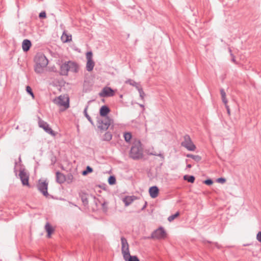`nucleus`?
I'll return each instance as SVG.
<instances>
[{
    "mask_svg": "<svg viewBox=\"0 0 261 261\" xmlns=\"http://www.w3.org/2000/svg\"><path fill=\"white\" fill-rule=\"evenodd\" d=\"M143 148L140 141L135 142L130 150L129 155L134 160H139L143 158Z\"/></svg>",
    "mask_w": 261,
    "mask_h": 261,
    "instance_id": "obj_1",
    "label": "nucleus"
},
{
    "mask_svg": "<svg viewBox=\"0 0 261 261\" xmlns=\"http://www.w3.org/2000/svg\"><path fill=\"white\" fill-rule=\"evenodd\" d=\"M36 65L35 66V71L37 73H42L45 67L48 64V60L44 55H38L36 58Z\"/></svg>",
    "mask_w": 261,
    "mask_h": 261,
    "instance_id": "obj_2",
    "label": "nucleus"
},
{
    "mask_svg": "<svg viewBox=\"0 0 261 261\" xmlns=\"http://www.w3.org/2000/svg\"><path fill=\"white\" fill-rule=\"evenodd\" d=\"M97 127L101 132L107 130L111 126L112 128L114 127V120L110 117L103 118L97 117Z\"/></svg>",
    "mask_w": 261,
    "mask_h": 261,
    "instance_id": "obj_3",
    "label": "nucleus"
},
{
    "mask_svg": "<svg viewBox=\"0 0 261 261\" xmlns=\"http://www.w3.org/2000/svg\"><path fill=\"white\" fill-rule=\"evenodd\" d=\"M54 102L59 106H63L66 110L69 107V98L65 95H60L54 100Z\"/></svg>",
    "mask_w": 261,
    "mask_h": 261,
    "instance_id": "obj_4",
    "label": "nucleus"
},
{
    "mask_svg": "<svg viewBox=\"0 0 261 261\" xmlns=\"http://www.w3.org/2000/svg\"><path fill=\"white\" fill-rule=\"evenodd\" d=\"M184 139V141L181 143V145L189 151H194L196 147L193 143L190 136L189 135H185Z\"/></svg>",
    "mask_w": 261,
    "mask_h": 261,
    "instance_id": "obj_5",
    "label": "nucleus"
},
{
    "mask_svg": "<svg viewBox=\"0 0 261 261\" xmlns=\"http://www.w3.org/2000/svg\"><path fill=\"white\" fill-rule=\"evenodd\" d=\"M167 233L163 227L161 226L152 232L149 238L161 240L165 239Z\"/></svg>",
    "mask_w": 261,
    "mask_h": 261,
    "instance_id": "obj_6",
    "label": "nucleus"
},
{
    "mask_svg": "<svg viewBox=\"0 0 261 261\" xmlns=\"http://www.w3.org/2000/svg\"><path fill=\"white\" fill-rule=\"evenodd\" d=\"M121 252L123 254L124 259H126V257L129 255L130 252L129 250V245L125 238L122 237L121 238Z\"/></svg>",
    "mask_w": 261,
    "mask_h": 261,
    "instance_id": "obj_7",
    "label": "nucleus"
},
{
    "mask_svg": "<svg viewBox=\"0 0 261 261\" xmlns=\"http://www.w3.org/2000/svg\"><path fill=\"white\" fill-rule=\"evenodd\" d=\"M48 185V182L46 180L42 181L41 179L38 180V184H37L38 190L45 197L49 195L47 192Z\"/></svg>",
    "mask_w": 261,
    "mask_h": 261,
    "instance_id": "obj_8",
    "label": "nucleus"
},
{
    "mask_svg": "<svg viewBox=\"0 0 261 261\" xmlns=\"http://www.w3.org/2000/svg\"><path fill=\"white\" fill-rule=\"evenodd\" d=\"M38 124L39 127L42 128L47 133L51 135L52 136H56V133L51 129L47 122L40 119Z\"/></svg>",
    "mask_w": 261,
    "mask_h": 261,
    "instance_id": "obj_9",
    "label": "nucleus"
},
{
    "mask_svg": "<svg viewBox=\"0 0 261 261\" xmlns=\"http://www.w3.org/2000/svg\"><path fill=\"white\" fill-rule=\"evenodd\" d=\"M114 91L111 87H106L99 93V95L100 97H110L114 95Z\"/></svg>",
    "mask_w": 261,
    "mask_h": 261,
    "instance_id": "obj_10",
    "label": "nucleus"
},
{
    "mask_svg": "<svg viewBox=\"0 0 261 261\" xmlns=\"http://www.w3.org/2000/svg\"><path fill=\"white\" fill-rule=\"evenodd\" d=\"M19 176L23 186H30L29 175L24 171V169L20 170Z\"/></svg>",
    "mask_w": 261,
    "mask_h": 261,
    "instance_id": "obj_11",
    "label": "nucleus"
},
{
    "mask_svg": "<svg viewBox=\"0 0 261 261\" xmlns=\"http://www.w3.org/2000/svg\"><path fill=\"white\" fill-rule=\"evenodd\" d=\"M79 195L81 199L83 205L84 206H87L88 205V194L85 191L81 190L79 192Z\"/></svg>",
    "mask_w": 261,
    "mask_h": 261,
    "instance_id": "obj_12",
    "label": "nucleus"
},
{
    "mask_svg": "<svg viewBox=\"0 0 261 261\" xmlns=\"http://www.w3.org/2000/svg\"><path fill=\"white\" fill-rule=\"evenodd\" d=\"M149 194L152 198H155L159 194V189L156 186H152L149 189Z\"/></svg>",
    "mask_w": 261,
    "mask_h": 261,
    "instance_id": "obj_13",
    "label": "nucleus"
},
{
    "mask_svg": "<svg viewBox=\"0 0 261 261\" xmlns=\"http://www.w3.org/2000/svg\"><path fill=\"white\" fill-rule=\"evenodd\" d=\"M66 180V176L60 171L56 172V181L57 182L62 184Z\"/></svg>",
    "mask_w": 261,
    "mask_h": 261,
    "instance_id": "obj_14",
    "label": "nucleus"
},
{
    "mask_svg": "<svg viewBox=\"0 0 261 261\" xmlns=\"http://www.w3.org/2000/svg\"><path fill=\"white\" fill-rule=\"evenodd\" d=\"M110 109L108 106L104 105L102 106L99 110V114L100 116L103 118L106 117H109L108 116V114L110 112Z\"/></svg>",
    "mask_w": 261,
    "mask_h": 261,
    "instance_id": "obj_15",
    "label": "nucleus"
},
{
    "mask_svg": "<svg viewBox=\"0 0 261 261\" xmlns=\"http://www.w3.org/2000/svg\"><path fill=\"white\" fill-rule=\"evenodd\" d=\"M32 46L31 41L29 39H24L22 43V47L24 52L29 51Z\"/></svg>",
    "mask_w": 261,
    "mask_h": 261,
    "instance_id": "obj_16",
    "label": "nucleus"
},
{
    "mask_svg": "<svg viewBox=\"0 0 261 261\" xmlns=\"http://www.w3.org/2000/svg\"><path fill=\"white\" fill-rule=\"evenodd\" d=\"M68 62L63 64L60 67V73L62 75H67L69 71Z\"/></svg>",
    "mask_w": 261,
    "mask_h": 261,
    "instance_id": "obj_17",
    "label": "nucleus"
},
{
    "mask_svg": "<svg viewBox=\"0 0 261 261\" xmlns=\"http://www.w3.org/2000/svg\"><path fill=\"white\" fill-rule=\"evenodd\" d=\"M68 68L69 71H70L74 73H76L78 72V66L76 63L71 62L68 61Z\"/></svg>",
    "mask_w": 261,
    "mask_h": 261,
    "instance_id": "obj_18",
    "label": "nucleus"
},
{
    "mask_svg": "<svg viewBox=\"0 0 261 261\" xmlns=\"http://www.w3.org/2000/svg\"><path fill=\"white\" fill-rule=\"evenodd\" d=\"M45 229L47 232V237L48 238H50L51 234L54 231V229L51 226V225L48 222H47L45 226Z\"/></svg>",
    "mask_w": 261,
    "mask_h": 261,
    "instance_id": "obj_19",
    "label": "nucleus"
},
{
    "mask_svg": "<svg viewBox=\"0 0 261 261\" xmlns=\"http://www.w3.org/2000/svg\"><path fill=\"white\" fill-rule=\"evenodd\" d=\"M72 39V36L71 35H68L66 33L65 31H64L62 36H61V40L64 43H66L70 41Z\"/></svg>",
    "mask_w": 261,
    "mask_h": 261,
    "instance_id": "obj_20",
    "label": "nucleus"
},
{
    "mask_svg": "<svg viewBox=\"0 0 261 261\" xmlns=\"http://www.w3.org/2000/svg\"><path fill=\"white\" fill-rule=\"evenodd\" d=\"M135 196H125L123 198V202L125 206H128L132 203L135 199Z\"/></svg>",
    "mask_w": 261,
    "mask_h": 261,
    "instance_id": "obj_21",
    "label": "nucleus"
},
{
    "mask_svg": "<svg viewBox=\"0 0 261 261\" xmlns=\"http://www.w3.org/2000/svg\"><path fill=\"white\" fill-rule=\"evenodd\" d=\"M95 65V63L93 60H90L87 61L86 69L88 71H91L93 69Z\"/></svg>",
    "mask_w": 261,
    "mask_h": 261,
    "instance_id": "obj_22",
    "label": "nucleus"
},
{
    "mask_svg": "<svg viewBox=\"0 0 261 261\" xmlns=\"http://www.w3.org/2000/svg\"><path fill=\"white\" fill-rule=\"evenodd\" d=\"M126 83L129 84V85L135 87L137 90L141 88L140 84L133 80L129 79L126 81Z\"/></svg>",
    "mask_w": 261,
    "mask_h": 261,
    "instance_id": "obj_23",
    "label": "nucleus"
},
{
    "mask_svg": "<svg viewBox=\"0 0 261 261\" xmlns=\"http://www.w3.org/2000/svg\"><path fill=\"white\" fill-rule=\"evenodd\" d=\"M183 178L185 180L190 183H194L195 180V178L193 175H185L184 176Z\"/></svg>",
    "mask_w": 261,
    "mask_h": 261,
    "instance_id": "obj_24",
    "label": "nucleus"
},
{
    "mask_svg": "<svg viewBox=\"0 0 261 261\" xmlns=\"http://www.w3.org/2000/svg\"><path fill=\"white\" fill-rule=\"evenodd\" d=\"M112 133L110 132H107L104 134V135L103 136L102 140L105 141H110L112 139Z\"/></svg>",
    "mask_w": 261,
    "mask_h": 261,
    "instance_id": "obj_25",
    "label": "nucleus"
},
{
    "mask_svg": "<svg viewBox=\"0 0 261 261\" xmlns=\"http://www.w3.org/2000/svg\"><path fill=\"white\" fill-rule=\"evenodd\" d=\"M188 158H190L194 160L197 162H198L201 161V157L198 155H194L192 154H188L186 155Z\"/></svg>",
    "mask_w": 261,
    "mask_h": 261,
    "instance_id": "obj_26",
    "label": "nucleus"
},
{
    "mask_svg": "<svg viewBox=\"0 0 261 261\" xmlns=\"http://www.w3.org/2000/svg\"><path fill=\"white\" fill-rule=\"evenodd\" d=\"M88 108V106H87L84 110V115L86 117V118L88 119V120L90 122V123L93 125L94 122H93V120H92L91 117L87 113Z\"/></svg>",
    "mask_w": 261,
    "mask_h": 261,
    "instance_id": "obj_27",
    "label": "nucleus"
},
{
    "mask_svg": "<svg viewBox=\"0 0 261 261\" xmlns=\"http://www.w3.org/2000/svg\"><path fill=\"white\" fill-rule=\"evenodd\" d=\"M220 94H221V98H222V101L226 105L227 104V100L226 99V93L224 91V90L222 88H221L220 89Z\"/></svg>",
    "mask_w": 261,
    "mask_h": 261,
    "instance_id": "obj_28",
    "label": "nucleus"
},
{
    "mask_svg": "<svg viewBox=\"0 0 261 261\" xmlns=\"http://www.w3.org/2000/svg\"><path fill=\"white\" fill-rule=\"evenodd\" d=\"M123 137L124 138V140L126 142L128 143L130 142V141L132 138V134L129 132H125L124 133Z\"/></svg>",
    "mask_w": 261,
    "mask_h": 261,
    "instance_id": "obj_29",
    "label": "nucleus"
},
{
    "mask_svg": "<svg viewBox=\"0 0 261 261\" xmlns=\"http://www.w3.org/2000/svg\"><path fill=\"white\" fill-rule=\"evenodd\" d=\"M125 261H140L139 258L136 256H132L130 254L128 255V257H126V259H124Z\"/></svg>",
    "mask_w": 261,
    "mask_h": 261,
    "instance_id": "obj_30",
    "label": "nucleus"
},
{
    "mask_svg": "<svg viewBox=\"0 0 261 261\" xmlns=\"http://www.w3.org/2000/svg\"><path fill=\"white\" fill-rule=\"evenodd\" d=\"M93 172V169L89 166H87L86 170H84L82 172V174L83 175H86L88 173H91Z\"/></svg>",
    "mask_w": 261,
    "mask_h": 261,
    "instance_id": "obj_31",
    "label": "nucleus"
},
{
    "mask_svg": "<svg viewBox=\"0 0 261 261\" xmlns=\"http://www.w3.org/2000/svg\"><path fill=\"white\" fill-rule=\"evenodd\" d=\"M179 212H177L175 214H174V215H172L171 216H170L168 218V220L169 221V222H171L173 220H174L176 218H177L178 216H179Z\"/></svg>",
    "mask_w": 261,
    "mask_h": 261,
    "instance_id": "obj_32",
    "label": "nucleus"
},
{
    "mask_svg": "<svg viewBox=\"0 0 261 261\" xmlns=\"http://www.w3.org/2000/svg\"><path fill=\"white\" fill-rule=\"evenodd\" d=\"M108 183L110 185H114L116 183V178L114 176L111 175L109 177Z\"/></svg>",
    "mask_w": 261,
    "mask_h": 261,
    "instance_id": "obj_33",
    "label": "nucleus"
},
{
    "mask_svg": "<svg viewBox=\"0 0 261 261\" xmlns=\"http://www.w3.org/2000/svg\"><path fill=\"white\" fill-rule=\"evenodd\" d=\"M65 176H66V181H67L68 184L71 183L73 179V176L72 174L71 173H68L67 174V175H65Z\"/></svg>",
    "mask_w": 261,
    "mask_h": 261,
    "instance_id": "obj_34",
    "label": "nucleus"
},
{
    "mask_svg": "<svg viewBox=\"0 0 261 261\" xmlns=\"http://www.w3.org/2000/svg\"><path fill=\"white\" fill-rule=\"evenodd\" d=\"M26 91L29 94H30L33 97V98H34L35 96L33 92L32 89L30 86H27L26 87Z\"/></svg>",
    "mask_w": 261,
    "mask_h": 261,
    "instance_id": "obj_35",
    "label": "nucleus"
},
{
    "mask_svg": "<svg viewBox=\"0 0 261 261\" xmlns=\"http://www.w3.org/2000/svg\"><path fill=\"white\" fill-rule=\"evenodd\" d=\"M138 91L139 93L140 97H141V99L144 100L145 94L144 92L143 89L141 87L140 89H138Z\"/></svg>",
    "mask_w": 261,
    "mask_h": 261,
    "instance_id": "obj_36",
    "label": "nucleus"
},
{
    "mask_svg": "<svg viewBox=\"0 0 261 261\" xmlns=\"http://www.w3.org/2000/svg\"><path fill=\"white\" fill-rule=\"evenodd\" d=\"M203 183L206 185L211 186L213 184V181L212 179L209 178L204 180Z\"/></svg>",
    "mask_w": 261,
    "mask_h": 261,
    "instance_id": "obj_37",
    "label": "nucleus"
},
{
    "mask_svg": "<svg viewBox=\"0 0 261 261\" xmlns=\"http://www.w3.org/2000/svg\"><path fill=\"white\" fill-rule=\"evenodd\" d=\"M92 55H92V51H89L87 53L86 58H87V61H88L89 60H92Z\"/></svg>",
    "mask_w": 261,
    "mask_h": 261,
    "instance_id": "obj_38",
    "label": "nucleus"
},
{
    "mask_svg": "<svg viewBox=\"0 0 261 261\" xmlns=\"http://www.w3.org/2000/svg\"><path fill=\"white\" fill-rule=\"evenodd\" d=\"M39 17L40 19L45 18L46 17V12L45 11H42V12H40L39 14Z\"/></svg>",
    "mask_w": 261,
    "mask_h": 261,
    "instance_id": "obj_39",
    "label": "nucleus"
},
{
    "mask_svg": "<svg viewBox=\"0 0 261 261\" xmlns=\"http://www.w3.org/2000/svg\"><path fill=\"white\" fill-rule=\"evenodd\" d=\"M217 181L218 182L223 184L226 181V179L223 177H220L217 179Z\"/></svg>",
    "mask_w": 261,
    "mask_h": 261,
    "instance_id": "obj_40",
    "label": "nucleus"
},
{
    "mask_svg": "<svg viewBox=\"0 0 261 261\" xmlns=\"http://www.w3.org/2000/svg\"><path fill=\"white\" fill-rule=\"evenodd\" d=\"M256 239L258 242L261 243V231H259L256 235Z\"/></svg>",
    "mask_w": 261,
    "mask_h": 261,
    "instance_id": "obj_41",
    "label": "nucleus"
},
{
    "mask_svg": "<svg viewBox=\"0 0 261 261\" xmlns=\"http://www.w3.org/2000/svg\"><path fill=\"white\" fill-rule=\"evenodd\" d=\"M225 105V107L227 109V113L228 114V115H230V109L229 108V107L227 105V104Z\"/></svg>",
    "mask_w": 261,
    "mask_h": 261,
    "instance_id": "obj_42",
    "label": "nucleus"
},
{
    "mask_svg": "<svg viewBox=\"0 0 261 261\" xmlns=\"http://www.w3.org/2000/svg\"><path fill=\"white\" fill-rule=\"evenodd\" d=\"M231 56H232V59H231V61H232L233 63H234L237 64V62H236V59H235V57H234V56L233 55V54H231Z\"/></svg>",
    "mask_w": 261,
    "mask_h": 261,
    "instance_id": "obj_43",
    "label": "nucleus"
},
{
    "mask_svg": "<svg viewBox=\"0 0 261 261\" xmlns=\"http://www.w3.org/2000/svg\"><path fill=\"white\" fill-rule=\"evenodd\" d=\"M154 155H158V156H159L160 157H161L162 159H164V156L163 155V153H159V154H153Z\"/></svg>",
    "mask_w": 261,
    "mask_h": 261,
    "instance_id": "obj_44",
    "label": "nucleus"
},
{
    "mask_svg": "<svg viewBox=\"0 0 261 261\" xmlns=\"http://www.w3.org/2000/svg\"><path fill=\"white\" fill-rule=\"evenodd\" d=\"M146 205H147V202H145V204L144 205V206L141 208V210H144L145 208V207H146Z\"/></svg>",
    "mask_w": 261,
    "mask_h": 261,
    "instance_id": "obj_45",
    "label": "nucleus"
},
{
    "mask_svg": "<svg viewBox=\"0 0 261 261\" xmlns=\"http://www.w3.org/2000/svg\"><path fill=\"white\" fill-rule=\"evenodd\" d=\"M107 203L106 202H103L102 204V208L103 209H105V206L106 205Z\"/></svg>",
    "mask_w": 261,
    "mask_h": 261,
    "instance_id": "obj_46",
    "label": "nucleus"
},
{
    "mask_svg": "<svg viewBox=\"0 0 261 261\" xmlns=\"http://www.w3.org/2000/svg\"><path fill=\"white\" fill-rule=\"evenodd\" d=\"M203 242H204V244H205L206 243H210V244L212 243V242H211V241H206V240H204V241H203Z\"/></svg>",
    "mask_w": 261,
    "mask_h": 261,
    "instance_id": "obj_47",
    "label": "nucleus"
},
{
    "mask_svg": "<svg viewBox=\"0 0 261 261\" xmlns=\"http://www.w3.org/2000/svg\"><path fill=\"white\" fill-rule=\"evenodd\" d=\"M191 167H192V165L191 164H188L187 165V167L188 168H191Z\"/></svg>",
    "mask_w": 261,
    "mask_h": 261,
    "instance_id": "obj_48",
    "label": "nucleus"
},
{
    "mask_svg": "<svg viewBox=\"0 0 261 261\" xmlns=\"http://www.w3.org/2000/svg\"><path fill=\"white\" fill-rule=\"evenodd\" d=\"M215 245L217 247L219 248V245L217 243H215Z\"/></svg>",
    "mask_w": 261,
    "mask_h": 261,
    "instance_id": "obj_49",
    "label": "nucleus"
},
{
    "mask_svg": "<svg viewBox=\"0 0 261 261\" xmlns=\"http://www.w3.org/2000/svg\"><path fill=\"white\" fill-rule=\"evenodd\" d=\"M140 106L141 108H143V109H144V106L143 105L140 104Z\"/></svg>",
    "mask_w": 261,
    "mask_h": 261,
    "instance_id": "obj_50",
    "label": "nucleus"
},
{
    "mask_svg": "<svg viewBox=\"0 0 261 261\" xmlns=\"http://www.w3.org/2000/svg\"><path fill=\"white\" fill-rule=\"evenodd\" d=\"M19 162H21V161L20 156L19 158Z\"/></svg>",
    "mask_w": 261,
    "mask_h": 261,
    "instance_id": "obj_51",
    "label": "nucleus"
},
{
    "mask_svg": "<svg viewBox=\"0 0 261 261\" xmlns=\"http://www.w3.org/2000/svg\"><path fill=\"white\" fill-rule=\"evenodd\" d=\"M15 166H16V165H17V162H15Z\"/></svg>",
    "mask_w": 261,
    "mask_h": 261,
    "instance_id": "obj_52",
    "label": "nucleus"
},
{
    "mask_svg": "<svg viewBox=\"0 0 261 261\" xmlns=\"http://www.w3.org/2000/svg\"><path fill=\"white\" fill-rule=\"evenodd\" d=\"M14 171H15V172H16V168H15V167L14 168Z\"/></svg>",
    "mask_w": 261,
    "mask_h": 261,
    "instance_id": "obj_53",
    "label": "nucleus"
}]
</instances>
